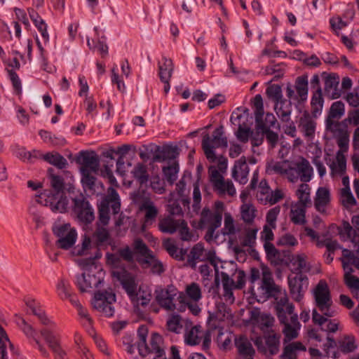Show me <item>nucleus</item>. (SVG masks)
Masks as SVG:
<instances>
[{"label":"nucleus","mask_w":359,"mask_h":359,"mask_svg":"<svg viewBox=\"0 0 359 359\" xmlns=\"http://www.w3.org/2000/svg\"><path fill=\"white\" fill-rule=\"evenodd\" d=\"M299 128L305 137L313 139L315 135L316 122L307 111H305L299 119Z\"/></svg>","instance_id":"393cba45"},{"label":"nucleus","mask_w":359,"mask_h":359,"mask_svg":"<svg viewBox=\"0 0 359 359\" xmlns=\"http://www.w3.org/2000/svg\"><path fill=\"white\" fill-rule=\"evenodd\" d=\"M357 248L355 251L343 248L339 258L343 269H359V244L353 243Z\"/></svg>","instance_id":"4be33fe9"},{"label":"nucleus","mask_w":359,"mask_h":359,"mask_svg":"<svg viewBox=\"0 0 359 359\" xmlns=\"http://www.w3.org/2000/svg\"><path fill=\"white\" fill-rule=\"evenodd\" d=\"M297 173L304 183L311 181L313 176V168L306 159L303 158L297 164Z\"/></svg>","instance_id":"c9c22d12"},{"label":"nucleus","mask_w":359,"mask_h":359,"mask_svg":"<svg viewBox=\"0 0 359 359\" xmlns=\"http://www.w3.org/2000/svg\"><path fill=\"white\" fill-rule=\"evenodd\" d=\"M330 191L325 187H320L316 191V197L315 199V208L320 212H325V206L330 203Z\"/></svg>","instance_id":"f704fd0d"},{"label":"nucleus","mask_w":359,"mask_h":359,"mask_svg":"<svg viewBox=\"0 0 359 359\" xmlns=\"http://www.w3.org/2000/svg\"><path fill=\"white\" fill-rule=\"evenodd\" d=\"M337 160V163L333 161L330 165L332 176L334 175H343L346 171V161L345 157L344 156H338Z\"/></svg>","instance_id":"4d7b16f0"},{"label":"nucleus","mask_w":359,"mask_h":359,"mask_svg":"<svg viewBox=\"0 0 359 359\" xmlns=\"http://www.w3.org/2000/svg\"><path fill=\"white\" fill-rule=\"evenodd\" d=\"M43 159L59 169H63L68 165L67 161L57 152L46 153Z\"/></svg>","instance_id":"c03bdc74"},{"label":"nucleus","mask_w":359,"mask_h":359,"mask_svg":"<svg viewBox=\"0 0 359 359\" xmlns=\"http://www.w3.org/2000/svg\"><path fill=\"white\" fill-rule=\"evenodd\" d=\"M313 295L316 305L323 314H320L316 309H313L312 312V319L315 324L321 326L327 321L326 317H332L334 316V311L332 309V300L330 292L325 280L319 281L314 289Z\"/></svg>","instance_id":"7ed1b4c3"},{"label":"nucleus","mask_w":359,"mask_h":359,"mask_svg":"<svg viewBox=\"0 0 359 359\" xmlns=\"http://www.w3.org/2000/svg\"><path fill=\"white\" fill-rule=\"evenodd\" d=\"M222 282L224 289L223 296L226 301L233 302L235 299L233 297V290H241L245 285V271H235L231 278L223 271L221 273Z\"/></svg>","instance_id":"f8f14e48"},{"label":"nucleus","mask_w":359,"mask_h":359,"mask_svg":"<svg viewBox=\"0 0 359 359\" xmlns=\"http://www.w3.org/2000/svg\"><path fill=\"white\" fill-rule=\"evenodd\" d=\"M324 99L323 97L322 89L316 90L313 93L311 100V114L313 116L317 117L322 112Z\"/></svg>","instance_id":"ea45409f"},{"label":"nucleus","mask_w":359,"mask_h":359,"mask_svg":"<svg viewBox=\"0 0 359 359\" xmlns=\"http://www.w3.org/2000/svg\"><path fill=\"white\" fill-rule=\"evenodd\" d=\"M180 293L173 285H168L166 287H158L155 290V299L162 309L172 311L177 309L175 301L177 299Z\"/></svg>","instance_id":"2eb2a0df"},{"label":"nucleus","mask_w":359,"mask_h":359,"mask_svg":"<svg viewBox=\"0 0 359 359\" xmlns=\"http://www.w3.org/2000/svg\"><path fill=\"white\" fill-rule=\"evenodd\" d=\"M179 226L178 221L175 220L171 216H167L159 219L158 229L163 233L172 234Z\"/></svg>","instance_id":"a19ab883"},{"label":"nucleus","mask_w":359,"mask_h":359,"mask_svg":"<svg viewBox=\"0 0 359 359\" xmlns=\"http://www.w3.org/2000/svg\"><path fill=\"white\" fill-rule=\"evenodd\" d=\"M148 334V329L146 325H141L139 327L137 330V336L139 337L140 341L137 344V349L140 356L144 358L147 356V337Z\"/></svg>","instance_id":"a18cd8bd"},{"label":"nucleus","mask_w":359,"mask_h":359,"mask_svg":"<svg viewBox=\"0 0 359 359\" xmlns=\"http://www.w3.org/2000/svg\"><path fill=\"white\" fill-rule=\"evenodd\" d=\"M356 348L355 339L353 335L346 336L339 341L338 349L343 353L353 352Z\"/></svg>","instance_id":"09e8293b"},{"label":"nucleus","mask_w":359,"mask_h":359,"mask_svg":"<svg viewBox=\"0 0 359 359\" xmlns=\"http://www.w3.org/2000/svg\"><path fill=\"white\" fill-rule=\"evenodd\" d=\"M290 293L297 302H301L309 287V279L303 271H291L287 276Z\"/></svg>","instance_id":"9d476101"},{"label":"nucleus","mask_w":359,"mask_h":359,"mask_svg":"<svg viewBox=\"0 0 359 359\" xmlns=\"http://www.w3.org/2000/svg\"><path fill=\"white\" fill-rule=\"evenodd\" d=\"M249 168L246 163L245 158L241 157L234 165L232 176L236 181L241 184H245L248 181Z\"/></svg>","instance_id":"a878e982"},{"label":"nucleus","mask_w":359,"mask_h":359,"mask_svg":"<svg viewBox=\"0 0 359 359\" xmlns=\"http://www.w3.org/2000/svg\"><path fill=\"white\" fill-rule=\"evenodd\" d=\"M18 325L28 338H32L34 339V341L36 342V344L37 345L39 351L41 352L42 355L44 357H48V352L36 339V331L34 329V327L31 325L28 324L24 318H20V322L18 323Z\"/></svg>","instance_id":"bb28decb"},{"label":"nucleus","mask_w":359,"mask_h":359,"mask_svg":"<svg viewBox=\"0 0 359 359\" xmlns=\"http://www.w3.org/2000/svg\"><path fill=\"white\" fill-rule=\"evenodd\" d=\"M147 356L153 355L151 359H165L163 339L159 334L156 332L152 333L149 345H147Z\"/></svg>","instance_id":"412c9836"},{"label":"nucleus","mask_w":359,"mask_h":359,"mask_svg":"<svg viewBox=\"0 0 359 359\" xmlns=\"http://www.w3.org/2000/svg\"><path fill=\"white\" fill-rule=\"evenodd\" d=\"M41 334L43 337L48 346L55 354V359H65L66 352L62 348L60 344L53 333L48 329H42Z\"/></svg>","instance_id":"b1692460"},{"label":"nucleus","mask_w":359,"mask_h":359,"mask_svg":"<svg viewBox=\"0 0 359 359\" xmlns=\"http://www.w3.org/2000/svg\"><path fill=\"white\" fill-rule=\"evenodd\" d=\"M197 262H209L214 269L224 268L222 262L217 257L215 251L210 250L205 252L203 245L201 243L196 244L191 248L187 259L188 265L193 269L196 267Z\"/></svg>","instance_id":"423d86ee"},{"label":"nucleus","mask_w":359,"mask_h":359,"mask_svg":"<svg viewBox=\"0 0 359 359\" xmlns=\"http://www.w3.org/2000/svg\"><path fill=\"white\" fill-rule=\"evenodd\" d=\"M133 177L140 184L147 183L149 180V175L146 167L143 164L139 163L135 166L132 172Z\"/></svg>","instance_id":"bf43d9fd"},{"label":"nucleus","mask_w":359,"mask_h":359,"mask_svg":"<svg viewBox=\"0 0 359 359\" xmlns=\"http://www.w3.org/2000/svg\"><path fill=\"white\" fill-rule=\"evenodd\" d=\"M26 306L31 310L32 313L36 316L43 325H54L46 316L45 311L42 309L39 302L34 299L27 298L25 300Z\"/></svg>","instance_id":"cd10ccee"},{"label":"nucleus","mask_w":359,"mask_h":359,"mask_svg":"<svg viewBox=\"0 0 359 359\" xmlns=\"http://www.w3.org/2000/svg\"><path fill=\"white\" fill-rule=\"evenodd\" d=\"M351 222L354 229L348 222L344 221L339 227V233L342 238L349 239L352 243L359 244V215H353Z\"/></svg>","instance_id":"6ab92c4d"},{"label":"nucleus","mask_w":359,"mask_h":359,"mask_svg":"<svg viewBox=\"0 0 359 359\" xmlns=\"http://www.w3.org/2000/svg\"><path fill=\"white\" fill-rule=\"evenodd\" d=\"M181 316L180 315H172L166 323L167 328L169 331L180 333L182 330V325L181 323Z\"/></svg>","instance_id":"0e129e2a"},{"label":"nucleus","mask_w":359,"mask_h":359,"mask_svg":"<svg viewBox=\"0 0 359 359\" xmlns=\"http://www.w3.org/2000/svg\"><path fill=\"white\" fill-rule=\"evenodd\" d=\"M326 129L333 133L335 137L348 133V126L344 120L339 122L334 120L326 119Z\"/></svg>","instance_id":"79ce46f5"},{"label":"nucleus","mask_w":359,"mask_h":359,"mask_svg":"<svg viewBox=\"0 0 359 359\" xmlns=\"http://www.w3.org/2000/svg\"><path fill=\"white\" fill-rule=\"evenodd\" d=\"M57 291L58 295L62 299H65V297H69L71 292V285L69 281L62 278L57 284Z\"/></svg>","instance_id":"774afa93"},{"label":"nucleus","mask_w":359,"mask_h":359,"mask_svg":"<svg viewBox=\"0 0 359 359\" xmlns=\"http://www.w3.org/2000/svg\"><path fill=\"white\" fill-rule=\"evenodd\" d=\"M177 146H164L163 149L154 156V161H164L168 158H173L178 154Z\"/></svg>","instance_id":"de8ad7c7"},{"label":"nucleus","mask_w":359,"mask_h":359,"mask_svg":"<svg viewBox=\"0 0 359 359\" xmlns=\"http://www.w3.org/2000/svg\"><path fill=\"white\" fill-rule=\"evenodd\" d=\"M163 246L168 254L177 260H183L186 255V251L183 249H179L176 245L170 242L169 240L163 243Z\"/></svg>","instance_id":"864d4df0"},{"label":"nucleus","mask_w":359,"mask_h":359,"mask_svg":"<svg viewBox=\"0 0 359 359\" xmlns=\"http://www.w3.org/2000/svg\"><path fill=\"white\" fill-rule=\"evenodd\" d=\"M140 210L144 212L143 226H147L153 224L158 214V210L154 203L150 201L143 202Z\"/></svg>","instance_id":"c756f323"},{"label":"nucleus","mask_w":359,"mask_h":359,"mask_svg":"<svg viewBox=\"0 0 359 359\" xmlns=\"http://www.w3.org/2000/svg\"><path fill=\"white\" fill-rule=\"evenodd\" d=\"M344 104L341 101L334 102L330 107L328 116L326 119H339L344 114Z\"/></svg>","instance_id":"5fc2aeb1"},{"label":"nucleus","mask_w":359,"mask_h":359,"mask_svg":"<svg viewBox=\"0 0 359 359\" xmlns=\"http://www.w3.org/2000/svg\"><path fill=\"white\" fill-rule=\"evenodd\" d=\"M306 346L300 341L290 343L283 348L281 359H297V351H306Z\"/></svg>","instance_id":"72a5a7b5"},{"label":"nucleus","mask_w":359,"mask_h":359,"mask_svg":"<svg viewBox=\"0 0 359 359\" xmlns=\"http://www.w3.org/2000/svg\"><path fill=\"white\" fill-rule=\"evenodd\" d=\"M52 231L57 237V245L63 250H69L75 244L77 239V233L69 224L55 225Z\"/></svg>","instance_id":"4468645a"},{"label":"nucleus","mask_w":359,"mask_h":359,"mask_svg":"<svg viewBox=\"0 0 359 359\" xmlns=\"http://www.w3.org/2000/svg\"><path fill=\"white\" fill-rule=\"evenodd\" d=\"M202 334V327L195 325L192 327L184 336V340L187 344L195 346L201 342V335Z\"/></svg>","instance_id":"49530a36"},{"label":"nucleus","mask_w":359,"mask_h":359,"mask_svg":"<svg viewBox=\"0 0 359 359\" xmlns=\"http://www.w3.org/2000/svg\"><path fill=\"white\" fill-rule=\"evenodd\" d=\"M214 189L218 191L219 194H225L227 193L229 196H233L236 194V189L231 181L217 180L213 186Z\"/></svg>","instance_id":"8fccbe9b"},{"label":"nucleus","mask_w":359,"mask_h":359,"mask_svg":"<svg viewBox=\"0 0 359 359\" xmlns=\"http://www.w3.org/2000/svg\"><path fill=\"white\" fill-rule=\"evenodd\" d=\"M112 277L115 282H118L125 290L130 299L137 298V304L145 306L151 301V295L150 292H145L140 290L137 292V283L136 276L129 271H111Z\"/></svg>","instance_id":"39448f33"},{"label":"nucleus","mask_w":359,"mask_h":359,"mask_svg":"<svg viewBox=\"0 0 359 359\" xmlns=\"http://www.w3.org/2000/svg\"><path fill=\"white\" fill-rule=\"evenodd\" d=\"M81 183L85 190L95 191L96 177L93 175V172H89L84 169L81 171Z\"/></svg>","instance_id":"6e6d98bb"},{"label":"nucleus","mask_w":359,"mask_h":359,"mask_svg":"<svg viewBox=\"0 0 359 359\" xmlns=\"http://www.w3.org/2000/svg\"><path fill=\"white\" fill-rule=\"evenodd\" d=\"M264 247L268 260L273 266H288L291 264L295 269H304L306 267L307 257L304 253L294 255L288 250H278L270 242H265Z\"/></svg>","instance_id":"20e7f679"},{"label":"nucleus","mask_w":359,"mask_h":359,"mask_svg":"<svg viewBox=\"0 0 359 359\" xmlns=\"http://www.w3.org/2000/svg\"><path fill=\"white\" fill-rule=\"evenodd\" d=\"M278 320L283 325V333L284 341H290L298 337V331L301 325L298 321V316L294 313V306L289 302L287 296L281 297L276 306Z\"/></svg>","instance_id":"f03ea898"},{"label":"nucleus","mask_w":359,"mask_h":359,"mask_svg":"<svg viewBox=\"0 0 359 359\" xmlns=\"http://www.w3.org/2000/svg\"><path fill=\"white\" fill-rule=\"evenodd\" d=\"M116 294L112 291L97 292L95 294L93 307L102 312L106 317H111L114 313L112 304L116 302Z\"/></svg>","instance_id":"dca6fc26"},{"label":"nucleus","mask_w":359,"mask_h":359,"mask_svg":"<svg viewBox=\"0 0 359 359\" xmlns=\"http://www.w3.org/2000/svg\"><path fill=\"white\" fill-rule=\"evenodd\" d=\"M294 89L297 94H294V90L290 85L286 88V95L290 100L297 101L298 104L305 102L308 98V76L303 75L296 79Z\"/></svg>","instance_id":"a211bd4d"},{"label":"nucleus","mask_w":359,"mask_h":359,"mask_svg":"<svg viewBox=\"0 0 359 359\" xmlns=\"http://www.w3.org/2000/svg\"><path fill=\"white\" fill-rule=\"evenodd\" d=\"M280 339V334L269 333L265 334L263 338L261 337H257L254 342L260 353L274 355L279 351Z\"/></svg>","instance_id":"f3484780"},{"label":"nucleus","mask_w":359,"mask_h":359,"mask_svg":"<svg viewBox=\"0 0 359 359\" xmlns=\"http://www.w3.org/2000/svg\"><path fill=\"white\" fill-rule=\"evenodd\" d=\"M341 198L342 205L346 208L356 204V200L352 194L350 187H344L341 189Z\"/></svg>","instance_id":"e2e57ef3"},{"label":"nucleus","mask_w":359,"mask_h":359,"mask_svg":"<svg viewBox=\"0 0 359 359\" xmlns=\"http://www.w3.org/2000/svg\"><path fill=\"white\" fill-rule=\"evenodd\" d=\"M177 300L182 304V306L184 308L187 307L191 313L194 316H198L201 311L199 306L196 303L197 302H191L190 301L187 300V297L183 292H180L179 294Z\"/></svg>","instance_id":"13d9d810"},{"label":"nucleus","mask_w":359,"mask_h":359,"mask_svg":"<svg viewBox=\"0 0 359 359\" xmlns=\"http://www.w3.org/2000/svg\"><path fill=\"white\" fill-rule=\"evenodd\" d=\"M250 319L254 325L259 327L262 331L272 327L274 322V318L271 315L261 313L257 308L250 311Z\"/></svg>","instance_id":"5701e85b"},{"label":"nucleus","mask_w":359,"mask_h":359,"mask_svg":"<svg viewBox=\"0 0 359 359\" xmlns=\"http://www.w3.org/2000/svg\"><path fill=\"white\" fill-rule=\"evenodd\" d=\"M317 246L318 248H326V252L324 254L325 260L330 264L333 260L334 252L337 250L341 249V246L337 241L330 238H325L323 241H318Z\"/></svg>","instance_id":"2f4dec72"},{"label":"nucleus","mask_w":359,"mask_h":359,"mask_svg":"<svg viewBox=\"0 0 359 359\" xmlns=\"http://www.w3.org/2000/svg\"><path fill=\"white\" fill-rule=\"evenodd\" d=\"M264 114L255 116V130L264 133L270 130L276 123V118L273 114L267 113L263 118Z\"/></svg>","instance_id":"7c9ffc66"},{"label":"nucleus","mask_w":359,"mask_h":359,"mask_svg":"<svg viewBox=\"0 0 359 359\" xmlns=\"http://www.w3.org/2000/svg\"><path fill=\"white\" fill-rule=\"evenodd\" d=\"M235 346L238 354L243 358L254 356L255 354V350L251 342L245 335H241L235 339Z\"/></svg>","instance_id":"c85d7f7f"},{"label":"nucleus","mask_w":359,"mask_h":359,"mask_svg":"<svg viewBox=\"0 0 359 359\" xmlns=\"http://www.w3.org/2000/svg\"><path fill=\"white\" fill-rule=\"evenodd\" d=\"M255 210L251 204L245 203L241 207V217L245 223L251 224L255 219Z\"/></svg>","instance_id":"052dcab7"},{"label":"nucleus","mask_w":359,"mask_h":359,"mask_svg":"<svg viewBox=\"0 0 359 359\" xmlns=\"http://www.w3.org/2000/svg\"><path fill=\"white\" fill-rule=\"evenodd\" d=\"M306 207L302 205L294 204L290 210V219L294 224H304L306 223Z\"/></svg>","instance_id":"37998d69"},{"label":"nucleus","mask_w":359,"mask_h":359,"mask_svg":"<svg viewBox=\"0 0 359 359\" xmlns=\"http://www.w3.org/2000/svg\"><path fill=\"white\" fill-rule=\"evenodd\" d=\"M76 163L81 165V171L84 169L97 174L100 168V160L95 152H88L82 151L79 156L76 158Z\"/></svg>","instance_id":"aec40b11"},{"label":"nucleus","mask_w":359,"mask_h":359,"mask_svg":"<svg viewBox=\"0 0 359 359\" xmlns=\"http://www.w3.org/2000/svg\"><path fill=\"white\" fill-rule=\"evenodd\" d=\"M93 238L95 239L97 247H99L109 239L110 235L106 228L98 227L93 233Z\"/></svg>","instance_id":"338daca9"},{"label":"nucleus","mask_w":359,"mask_h":359,"mask_svg":"<svg viewBox=\"0 0 359 359\" xmlns=\"http://www.w3.org/2000/svg\"><path fill=\"white\" fill-rule=\"evenodd\" d=\"M52 189H46L36 196L37 203L49 207L55 213H64L68 209L69 201L64 193V180L59 175L50 176Z\"/></svg>","instance_id":"f257e3e1"},{"label":"nucleus","mask_w":359,"mask_h":359,"mask_svg":"<svg viewBox=\"0 0 359 359\" xmlns=\"http://www.w3.org/2000/svg\"><path fill=\"white\" fill-rule=\"evenodd\" d=\"M173 72V65L170 59L162 57L158 62V75L161 81L170 80Z\"/></svg>","instance_id":"e433bc0d"},{"label":"nucleus","mask_w":359,"mask_h":359,"mask_svg":"<svg viewBox=\"0 0 359 359\" xmlns=\"http://www.w3.org/2000/svg\"><path fill=\"white\" fill-rule=\"evenodd\" d=\"M227 145V138L224 136V127L222 126H219L213 131L212 137L208 134L203 137L202 148L206 158L211 161L216 160L214 149L215 148L226 147Z\"/></svg>","instance_id":"0eeeda50"},{"label":"nucleus","mask_w":359,"mask_h":359,"mask_svg":"<svg viewBox=\"0 0 359 359\" xmlns=\"http://www.w3.org/2000/svg\"><path fill=\"white\" fill-rule=\"evenodd\" d=\"M296 194L298 197V202L296 204L302 205L304 207H306V204L311 203L310 187L307 184H301L297 190Z\"/></svg>","instance_id":"3c124183"},{"label":"nucleus","mask_w":359,"mask_h":359,"mask_svg":"<svg viewBox=\"0 0 359 359\" xmlns=\"http://www.w3.org/2000/svg\"><path fill=\"white\" fill-rule=\"evenodd\" d=\"M72 211L78 222L84 225L92 223L95 219L94 210L82 194L72 198Z\"/></svg>","instance_id":"9b49d317"},{"label":"nucleus","mask_w":359,"mask_h":359,"mask_svg":"<svg viewBox=\"0 0 359 359\" xmlns=\"http://www.w3.org/2000/svg\"><path fill=\"white\" fill-rule=\"evenodd\" d=\"M275 111L282 122L287 123L290 121V115L292 111V103L285 100L276 103Z\"/></svg>","instance_id":"473e14b6"},{"label":"nucleus","mask_w":359,"mask_h":359,"mask_svg":"<svg viewBox=\"0 0 359 359\" xmlns=\"http://www.w3.org/2000/svg\"><path fill=\"white\" fill-rule=\"evenodd\" d=\"M110 209L114 215L118 213L121 209L118 194L113 188L109 189L107 195L102 198L98 207L99 220L103 225L109 223Z\"/></svg>","instance_id":"1a4fd4ad"},{"label":"nucleus","mask_w":359,"mask_h":359,"mask_svg":"<svg viewBox=\"0 0 359 359\" xmlns=\"http://www.w3.org/2000/svg\"><path fill=\"white\" fill-rule=\"evenodd\" d=\"M263 278L260 287L267 296H273L278 292L273 279L271 277L270 271H262Z\"/></svg>","instance_id":"4c0bfd02"},{"label":"nucleus","mask_w":359,"mask_h":359,"mask_svg":"<svg viewBox=\"0 0 359 359\" xmlns=\"http://www.w3.org/2000/svg\"><path fill=\"white\" fill-rule=\"evenodd\" d=\"M91 248V240L90 237L85 236L82 241L81 245L74 247L72 250V254L75 256H83L88 254V250Z\"/></svg>","instance_id":"680f3d73"},{"label":"nucleus","mask_w":359,"mask_h":359,"mask_svg":"<svg viewBox=\"0 0 359 359\" xmlns=\"http://www.w3.org/2000/svg\"><path fill=\"white\" fill-rule=\"evenodd\" d=\"M271 188L266 180H262L258 186L256 194L257 199L264 205H266V201L269 196Z\"/></svg>","instance_id":"603ef678"},{"label":"nucleus","mask_w":359,"mask_h":359,"mask_svg":"<svg viewBox=\"0 0 359 359\" xmlns=\"http://www.w3.org/2000/svg\"><path fill=\"white\" fill-rule=\"evenodd\" d=\"M339 77L335 74H329L325 79V91L330 93L332 90V98L337 99L340 97L341 93L337 90Z\"/></svg>","instance_id":"58836bf2"},{"label":"nucleus","mask_w":359,"mask_h":359,"mask_svg":"<svg viewBox=\"0 0 359 359\" xmlns=\"http://www.w3.org/2000/svg\"><path fill=\"white\" fill-rule=\"evenodd\" d=\"M104 276L103 271H83L76 276L75 283L81 292H88L98 287L103 283Z\"/></svg>","instance_id":"ddd939ff"},{"label":"nucleus","mask_w":359,"mask_h":359,"mask_svg":"<svg viewBox=\"0 0 359 359\" xmlns=\"http://www.w3.org/2000/svg\"><path fill=\"white\" fill-rule=\"evenodd\" d=\"M266 93L269 99L275 103H278L283 99L282 90L279 85H271L266 90Z\"/></svg>","instance_id":"69168bd1"},{"label":"nucleus","mask_w":359,"mask_h":359,"mask_svg":"<svg viewBox=\"0 0 359 359\" xmlns=\"http://www.w3.org/2000/svg\"><path fill=\"white\" fill-rule=\"evenodd\" d=\"M133 254L137 255L136 259L142 267L151 269H163V264L154 255L153 252L147 247L141 238H136L133 242Z\"/></svg>","instance_id":"6e6552de"}]
</instances>
